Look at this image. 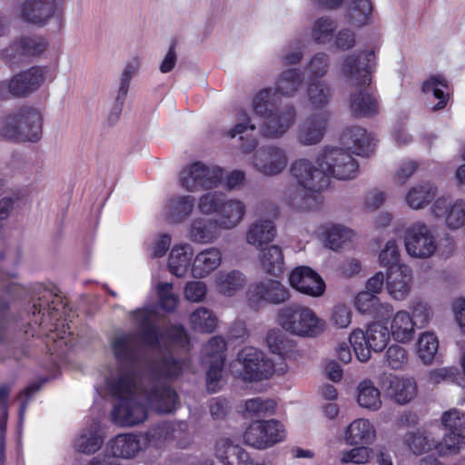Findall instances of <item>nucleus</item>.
Returning a JSON list of instances; mask_svg holds the SVG:
<instances>
[{"label":"nucleus","mask_w":465,"mask_h":465,"mask_svg":"<svg viewBox=\"0 0 465 465\" xmlns=\"http://www.w3.org/2000/svg\"><path fill=\"white\" fill-rule=\"evenodd\" d=\"M223 261V253L216 247H209L199 252L193 260L191 273L196 279L209 276L220 267Z\"/></svg>","instance_id":"26"},{"label":"nucleus","mask_w":465,"mask_h":465,"mask_svg":"<svg viewBox=\"0 0 465 465\" xmlns=\"http://www.w3.org/2000/svg\"><path fill=\"white\" fill-rule=\"evenodd\" d=\"M413 273L411 268L401 263L387 270L385 288L388 295L394 301H405L411 292Z\"/></svg>","instance_id":"16"},{"label":"nucleus","mask_w":465,"mask_h":465,"mask_svg":"<svg viewBox=\"0 0 465 465\" xmlns=\"http://www.w3.org/2000/svg\"><path fill=\"white\" fill-rule=\"evenodd\" d=\"M401 252L398 242L395 239L388 240L382 249L381 250L378 261L383 267H387L390 270L392 267H396L401 264L400 262Z\"/></svg>","instance_id":"55"},{"label":"nucleus","mask_w":465,"mask_h":465,"mask_svg":"<svg viewBox=\"0 0 465 465\" xmlns=\"http://www.w3.org/2000/svg\"><path fill=\"white\" fill-rule=\"evenodd\" d=\"M279 96L272 88H262L251 100L252 113L261 120L278 110Z\"/></svg>","instance_id":"38"},{"label":"nucleus","mask_w":465,"mask_h":465,"mask_svg":"<svg viewBox=\"0 0 465 465\" xmlns=\"http://www.w3.org/2000/svg\"><path fill=\"white\" fill-rule=\"evenodd\" d=\"M257 261L262 271L272 276H280L285 270L283 251L276 244L260 249Z\"/></svg>","instance_id":"30"},{"label":"nucleus","mask_w":465,"mask_h":465,"mask_svg":"<svg viewBox=\"0 0 465 465\" xmlns=\"http://www.w3.org/2000/svg\"><path fill=\"white\" fill-rule=\"evenodd\" d=\"M223 229L215 218H194L188 228V238L195 243L209 244L219 239Z\"/></svg>","instance_id":"23"},{"label":"nucleus","mask_w":465,"mask_h":465,"mask_svg":"<svg viewBox=\"0 0 465 465\" xmlns=\"http://www.w3.org/2000/svg\"><path fill=\"white\" fill-rule=\"evenodd\" d=\"M224 197L222 193L216 191L204 193L198 198L197 211L203 215H218Z\"/></svg>","instance_id":"52"},{"label":"nucleus","mask_w":465,"mask_h":465,"mask_svg":"<svg viewBox=\"0 0 465 465\" xmlns=\"http://www.w3.org/2000/svg\"><path fill=\"white\" fill-rule=\"evenodd\" d=\"M245 276L239 271L220 272L213 279V286L222 295L234 296L245 285Z\"/></svg>","instance_id":"39"},{"label":"nucleus","mask_w":465,"mask_h":465,"mask_svg":"<svg viewBox=\"0 0 465 465\" xmlns=\"http://www.w3.org/2000/svg\"><path fill=\"white\" fill-rule=\"evenodd\" d=\"M385 361L391 369H401L408 362V354L400 345H391L386 351Z\"/></svg>","instance_id":"63"},{"label":"nucleus","mask_w":465,"mask_h":465,"mask_svg":"<svg viewBox=\"0 0 465 465\" xmlns=\"http://www.w3.org/2000/svg\"><path fill=\"white\" fill-rule=\"evenodd\" d=\"M404 246L411 257L427 259L435 253L438 245L431 229L422 222H416L405 231Z\"/></svg>","instance_id":"10"},{"label":"nucleus","mask_w":465,"mask_h":465,"mask_svg":"<svg viewBox=\"0 0 465 465\" xmlns=\"http://www.w3.org/2000/svg\"><path fill=\"white\" fill-rule=\"evenodd\" d=\"M281 327L301 337H317L326 330V322L310 307L292 303L281 308L277 314Z\"/></svg>","instance_id":"3"},{"label":"nucleus","mask_w":465,"mask_h":465,"mask_svg":"<svg viewBox=\"0 0 465 465\" xmlns=\"http://www.w3.org/2000/svg\"><path fill=\"white\" fill-rule=\"evenodd\" d=\"M357 402L360 407L376 411L382 404L381 391L370 380H364L357 387Z\"/></svg>","instance_id":"44"},{"label":"nucleus","mask_w":465,"mask_h":465,"mask_svg":"<svg viewBox=\"0 0 465 465\" xmlns=\"http://www.w3.org/2000/svg\"><path fill=\"white\" fill-rule=\"evenodd\" d=\"M247 298L252 307L262 303L281 304L290 300L291 292L280 281L267 279L253 283L248 290Z\"/></svg>","instance_id":"14"},{"label":"nucleus","mask_w":465,"mask_h":465,"mask_svg":"<svg viewBox=\"0 0 465 465\" xmlns=\"http://www.w3.org/2000/svg\"><path fill=\"white\" fill-rule=\"evenodd\" d=\"M410 310L415 326L420 328L426 327L433 318L431 306L421 299L413 300L410 304Z\"/></svg>","instance_id":"54"},{"label":"nucleus","mask_w":465,"mask_h":465,"mask_svg":"<svg viewBox=\"0 0 465 465\" xmlns=\"http://www.w3.org/2000/svg\"><path fill=\"white\" fill-rule=\"evenodd\" d=\"M193 250L189 243L177 244L173 247L169 255L168 268L176 277H183L192 268Z\"/></svg>","instance_id":"37"},{"label":"nucleus","mask_w":465,"mask_h":465,"mask_svg":"<svg viewBox=\"0 0 465 465\" xmlns=\"http://www.w3.org/2000/svg\"><path fill=\"white\" fill-rule=\"evenodd\" d=\"M119 401L114 407L111 418L121 427H133L146 420L149 410L171 412L177 404V395L165 385H155L150 391L134 375H124L112 388Z\"/></svg>","instance_id":"1"},{"label":"nucleus","mask_w":465,"mask_h":465,"mask_svg":"<svg viewBox=\"0 0 465 465\" xmlns=\"http://www.w3.org/2000/svg\"><path fill=\"white\" fill-rule=\"evenodd\" d=\"M390 331L386 325L374 322L368 325L365 331L355 329L349 341L360 361L365 362L371 358V351H381L388 345Z\"/></svg>","instance_id":"7"},{"label":"nucleus","mask_w":465,"mask_h":465,"mask_svg":"<svg viewBox=\"0 0 465 465\" xmlns=\"http://www.w3.org/2000/svg\"><path fill=\"white\" fill-rule=\"evenodd\" d=\"M266 343L270 351L280 356L283 355L288 346V341L279 329H272L266 335Z\"/></svg>","instance_id":"62"},{"label":"nucleus","mask_w":465,"mask_h":465,"mask_svg":"<svg viewBox=\"0 0 465 465\" xmlns=\"http://www.w3.org/2000/svg\"><path fill=\"white\" fill-rule=\"evenodd\" d=\"M341 142L351 153L368 155L372 150V137L361 126H351L341 134Z\"/></svg>","instance_id":"31"},{"label":"nucleus","mask_w":465,"mask_h":465,"mask_svg":"<svg viewBox=\"0 0 465 465\" xmlns=\"http://www.w3.org/2000/svg\"><path fill=\"white\" fill-rule=\"evenodd\" d=\"M302 83V75L299 70H288L282 74L273 91L277 92L278 96L279 94L292 96L298 91Z\"/></svg>","instance_id":"51"},{"label":"nucleus","mask_w":465,"mask_h":465,"mask_svg":"<svg viewBox=\"0 0 465 465\" xmlns=\"http://www.w3.org/2000/svg\"><path fill=\"white\" fill-rule=\"evenodd\" d=\"M131 318L139 328V333H119L112 341L116 357L123 360L134 358L135 351L143 345H153L158 341L157 331L152 324L153 311L137 309L131 312Z\"/></svg>","instance_id":"2"},{"label":"nucleus","mask_w":465,"mask_h":465,"mask_svg":"<svg viewBox=\"0 0 465 465\" xmlns=\"http://www.w3.org/2000/svg\"><path fill=\"white\" fill-rule=\"evenodd\" d=\"M465 446V434L460 432H447L442 440H436V450L440 455L457 453Z\"/></svg>","instance_id":"53"},{"label":"nucleus","mask_w":465,"mask_h":465,"mask_svg":"<svg viewBox=\"0 0 465 465\" xmlns=\"http://www.w3.org/2000/svg\"><path fill=\"white\" fill-rule=\"evenodd\" d=\"M104 440V432L99 421H94L89 427L84 429L74 440L76 451L91 455L98 451Z\"/></svg>","instance_id":"27"},{"label":"nucleus","mask_w":465,"mask_h":465,"mask_svg":"<svg viewBox=\"0 0 465 465\" xmlns=\"http://www.w3.org/2000/svg\"><path fill=\"white\" fill-rule=\"evenodd\" d=\"M352 318L351 308L342 303L334 305L330 312L331 323L340 329L347 328Z\"/></svg>","instance_id":"60"},{"label":"nucleus","mask_w":465,"mask_h":465,"mask_svg":"<svg viewBox=\"0 0 465 465\" xmlns=\"http://www.w3.org/2000/svg\"><path fill=\"white\" fill-rule=\"evenodd\" d=\"M289 156L285 149L269 145L258 149L250 159V165L262 176L281 174L288 166Z\"/></svg>","instance_id":"12"},{"label":"nucleus","mask_w":465,"mask_h":465,"mask_svg":"<svg viewBox=\"0 0 465 465\" xmlns=\"http://www.w3.org/2000/svg\"><path fill=\"white\" fill-rule=\"evenodd\" d=\"M284 437L283 425L275 420H271L252 423L243 434V440L249 446L264 450L282 441Z\"/></svg>","instance_id":"13"},{"label":"nucleus","mask_w":465,"mask_h":465,"mask_svg":"<svg viewBox=\"0 0 465 465\" xmlns=\"http://www.w3.org/2000/svg\"><path fill=\"white\" fill-rule=\"evenodd\" d=\"M337 24L330 17L322 16L316 19L311 28L310 36L316 44H326L332 39Z\"/></svg>","instance_id":"49"},{"label":"nucleus","mask_w":465,"mask_h":465,"mask_svg":"<svg viewBox=\"0 0 465 465\" xmlns=\"http://www.w3.org/2000/svg\"><path fill=\"white\" fill-rule=\"evenodd\" d=\"M231 371L244 381H260L270 378L274 372V363L264 353L253 347L241 350L237 359L231 363Z\"/></svg>","instance_id":"6"},{"label":"nucleus","mask_w":465,"mask_h":465,"mask_svg":"<svg viewBox=\"0 0 465 465\" xmlns=\"http://www.w3.org/2000/svg\"><path fill=\"white\" fill-rule=\"evenodd\" d=\"M404 442L415 454L436 450V438L431 432H409L404 436Z\"/></svg>","instance_id":"47"},{"label":"nucleus","mask_w":465,"mask_h":465,"mask_svg":"<svg viewBox=\"0 0 465 465\" xmlns=\"http://www.w3.org/2000/svg\"><path fill=\"white\" fill-rule=\"evenodd\" d=\"M218 218H215L225 231L237 227L246 213L245 203L236 198H226L223 202Z\"/></svg>","instance_id":"32"},{"label":"nucleus","mask_w":465,"mask_h":465,"mask_svg":"<svg viewBox=\"0 0 465 465\" xmlns=\"http://www.w3.org/2000/svg\"><path fill=\"white\" fill-rule=\"evenodd\" d=\"M225 349L226 342L220 336L211 338L203 348V362L209 365L207 370V388L212 392L219 390L225 360Z\"/></svg>","instance_id":"15"},{"label":"nucleus","mask_w":465,"mask_h":465,"mask_svg":"<svg viewBox=\"0 0 465 465\" xmlns=\"http://www.w3.org/2000/svg\"><path fill=\"white\" fill-rule=\"evenodd\" d=\"M46 45L40 37L24 36L14 41L4 51V55L11 62H20L25 57L38 55L45 50Z\"/></svg>","instance_id":"24"},{"label":"nucleus","mask_w":465,"mask_h":465,"mask_svg":"<svg viewBox=\"0 0 465 465\" xmlns=\"http://www.w3.org/2000/svg\"><path fill=\"white\" fill-rule=\"evenodd\" d=\"M447 88L446 80L440 75H434L427 79L422 84V91L426 94H432L435 99H438V104L433 106V110L443 109L448 101V95L445 94L444 89Z\"/></svg>","instance_id":"50"},{"label":"nucleus","mask_w":465,"mask_h":465,"mask_svg":"<svg viewBox=\"0 0 465 465\" xmlns=\"http://www.w3.org/2000/svg\"><path fill=\"white\" fill-rule=\"evenodd\" d=\"M43 120L39 111L27 107L8 114L1 124L2 135L24 141H38L42 134Z\"/></svg>","instance_id":"4"},{"label":"nucleus","mask_w":465,"mask_h":465,"mask_svg":"<svg viewBox=\"0 0 465 465\" xmlns=\"http://www.w3.org/2000/svg\"><path fill=\"white\" fill-rule=\"evenodd\" d=\"M329 114L325 110L304 119L297 132L298 143L304 146L319 143L325 134Z\"/></svg>","instance_id":"20"},{"label":"nucleus","mask_w":465,"mask_h":465,"mask_svg":"<svg viewBox=\"0 0 465 465\" xmlns=\"http://www.w3.org/2000/svg\"><path fill=\"white\" fill-rule=\"evenodd\" d=\"M190 322L193 330L210 333L215 330L218 319L212 310L199 307L191 313Z\"/></svg>","instance_id":"48"},{"label":"nucleus","mask_w":465,"mask_h":465,"mask_svg":"<svg viewBox=\"0 0 465 465\" xmlns=\"http://www.w3.org/2000/svg\"><path fill=\"white\" fill-rule=\"evenodd\" d=\"M441 423L450 432L465 434V415L457 409H450L441 416Z\"/></svg>","instance_id":"57"},{"label":"nucleus","mask_w":465,"mask_h":465,"mask_svg":"<svg viewBox=\"0 0 465 465\" xmlns=\"http://www.w3.org/2000/svg\"><path fill=\"white\" fill-rule=\"evenodd\" d=\"M194 206V197L176 194L167 200L164 215L172 223H182L192 214Z\"/></svg>","instance_id":"36"},{"label":"nucleus","mask_w":465,"mask_h":465,"mask_svg":"<svg viewBox=\"0 0 465 465\" xmlns=\"http://www.w3.org/2000/svg\"><path fill=\"white\" fill-rule=\"evenodd\" d=\"M414 320L406 310L396 312L390 322V334L392 339L400 343L411 341L415 335Z\"/></svg>","instance_id":"33"},{"label":"nucleus","mask_w":465,"mask_h":465,"mask_svg":"<svg viewBox=\"0 0 465 465\" xmlns=\"http://www.w3.org/2000/svg\"><path fill=\"white\" fill-rule=\"evenodd\" d=\"M276 237V227L272 221L268 219H258L249 225L245 241L248 244L260 250L269 246Z\"/></svg>","instance_id":"28"},{"label":"nucleus","mask_w":465,"mask_h":465,"mask_svg":"<svg viewBox=\"0 0 465 465\" xmlns=\"http://www.w3.org/2000/svg\"><path fill=\"white\" fill-rule=\"evenodd\" d=\"M436 196V188L430 183L411 187L406 193L407 205L413 210H420L429 205Z\"/></svg>","instance_id":"42"},{"label":"nucleus","mask_w":465,"mask_h":465,"mask_svg":"<svg viewBox=\"0 0 465 465\" xmlns=\"http://www.w3.org/2000/svg\"><path fill=\"white\" fill-rule=\"evenodd\" d=\"M329 70V55L325 53L315 54L308 63L306 71L310 80H322Z\"/></svg>","instance_id":"56"},{"label":"nucleus","mask_w":465,"mask_h":465,"mask_svg":"<svg viewBox=\"0 0 465 465\" xmlns=\"http://www.w3.org/2000/svg\"><path fill=\"white\" fill-rule=\"evenodd\" d=\"M173 283L169 282H160L157 285L160 304L166 312H173L179 302V297L173 292Z\"/></svg>","instance_id":"58"},{"label":"nucleus","mask_w":465,"mask_h":465,"mask_svg":"<svg viewBox=\"0 0 465 465\" xmlns=\"http://www.w3.org/2000/svg\"><path fill=\"white\" fill-rule=\"evenodd\" d=\"M275 402L262 398H252L245 402V411L252 416H265L273 412Z\"/></svg>","instance_id":"59"},{"label":"nucleus","mask_w":465,"mask_h":465,"mask_svg":"<svg viewBox=\"0 0 465 465\" xmlns=\"http://www.w3.org/2000/svg\"><path fill=\"white\" fill-rule=\"evenodd\" d=\"M289 283L297 292L313 298L323 295L325 282L322 276L309 266H298L289 274Z\"/></svg>","instance_id":"17"},{"label":"nucleus","mask_w":465,"mask_h":465,"mask_svg":"<svg viewBox=\"0 0 465 465\" xmlns=\"http://www.w3.org/2000/svg\"><path fill=\"white\" fill-rule=\"evenodd\" d=\"M296 111L292 106H287L269 114L262 120L259 128L260 134L266 138H280L294 124Z\"/></svg>","instance_id":"19"},{"label":"nucleus","mask_w":465,"mask_h":465,"mask_svg":"<svg viewBox=\"0 0 465 465\" xmlns=\"http://www.w3.org/2000/svg\"><path fill=\"white\" fill-rule=\"evenodd\" d=\"M290 174L297 189L303 193L304 196L320 193L329 184L323 169L307 158L293 161L290 167Z\"/></svg>","instance_id":"9"},{"label":"nucleus","mask_w":465,"mask_h":465,"mask_svg":"<svg viewBox=\"0 0 465 465\" xmlns=\"http://www.w3.org/2000/svg\"><path fill=\"white\" fill-rule=\"evenodd\" d=\"M439 350V339L433 331L421 332L416 341V353L426 365L433 363Z\"/></svg>","instance_id":"45"},{"label":"nucleus","mask_w":465,"mask_h":465,"mask_svg":"<svg viewBox=\"0 0 465 465\" xmlns=\"http://www.w3.org/2000/svg\"><path fill=\"white\" fill-rule=\"evenodd\" d=\"M143 450L138 435L134 433L118 434L106 444L109 455L123 460H133Z\"/></svg>","instance_id":"22"},{"label":"nucleus","mask_w":465,"mask_h":465,"mask_svg":"<svg viewBox=\"0 0 465 465\" xmlns=\"http://www.w3.org/2000/svg\"><path fill=\"white\" fill-rule=\"evenodd\" d=\"M320 235L324 245L333 251L351 247L357 236L352 229L337 223L322 226Z\"/></svg>","instance_id":"21"},{"label":"nucleus","mask_w":465,"mask_h":465,"mask_svg":"<svg viewBox=\"0 0 465 465\" xmlns=\"http://www.w3.org/2000/svg\"><path fill=\"white\" fill-rule=\"evenodd\" d=\"M387 392L391 398L400 404L410 402L417 394V385L412 379L392 377Z\"/></svg>","instance_id":"41"},{"label":"nucleus","mask_w":465,"mask_h":465,"mask_svg":"<svg viewBox=\"0 0 465 465\" xmlns=\"http://www.w3.org/2000/svg\"><path fill=\"white\" fill-rule=\"evenodd\" d=\"M307 98L312 107L323 108L331 98V87L324 80H310L307 86Z\"/></svg>","instance_id":"46"},{"label":"nucleus","mask_w":465,"mask_h":465,"mask_svg":"<svg viewBox=\"0 0 465 465\" xmlns=\"http://www.w3.org/2000/svg\"><path fill=\"white\" fill-rule=\"evenodd\" d=\"M374 58V52L371 50L347 54L341 61L340 74L351 85L368 84Z\"/></svg>","instance_id":"11"},{"label":"nucleus","mask_w":465,"mask_h":465,"mask_svg":"<svg viewBox=\"0 0 465 465\" xmlns=\"http://www.w3.org/2000/svg\"><path fill=\"white\" fill-rule=\"evenodd\" d=\"M348 104L350 112L355 117H371L380 111L378 100L366 87L351 94Z\"/></svg>","instance_id":"29"},{"label":"nucleus","mask_w":465,"mask_h":465,"mask_svg":"<svg viewBox=\"0 0 465 465\" xmlns=\"http://www.w3.org/2000/svg\"><path fill=\"white\" fill-rule=\"evenodd\" d=\"M375 438V428L369 420L363 418L351 421L344 431V440L349 445L371 444Z\"/></svg>","instance_id":"34"},{"label":"nucleus","mask_w":465,"mask_h":465,"mask_svg":"<svg viewBox=\"0 0 465 465\" xmlns=\"http://www.w3.org/2000/svg\"><path fill=\"white\" fill-rule=\"evenodd\" d=\"M45 68L33 66L15 74L9 82L2 83L0 89H7L14 96H25L37 90L45 82Z\"/></svg>","instance_id":"18"},{"label":"nucleus","mask_w":465,"mask_h":465,"mask_svg":"<svg viewBox=\"0 0 465 465\" xmlns=\"http://www.w3.org/2000/svg\"><path fill=\"white\" fill-rule=\"evenodd\" d=\"M183 294L191 302H201L207 294V285L201 281H190L184 285Z\"/></svg>","instance_id":"64"},{"label":"nucleus","mask_w":465,"mask_h":465,"mask_svg":"<svg viewBox=\"0 0 465 465\" xmlns=\"http://www.w3.org/2000/svg\"><path fill=\"white\" fill-rule=\"evenodd\" d=\"M223 175V170L218 166L195 162L180 172L179 184L190 193L211 190L221 184Z\"/></svg>","instance_id":"8"},{"label":"nucleus","mask_w":465,"mask_h":465,"mask_svg":"<svg viewBox=\"0 0 465 465\" xmlns=\"http://www.w3.org/2000/svg\"><path fill=\"white\" fill-rule=\"evenodd\" d=\"M436 216H445L447 225L451 229H458L465 225V201L457 200L447 204L445 199H438L433 207Z\"/></svg>","instance_id":"35"},{"label":"nucleus","mask_w":465,"mask_h":465,"mask_svg":"<svg viewBox=\"0 0 465 465\" xmlns=\"http://www.w3.org/2000/svg\"><path fill=\"white\" fill-rule=\"evenodd\" d=\"M355 307L361 313H371L376 318L383 317L392 312V305L380 302L376 295L370 292H361L355 298Z\"/></svg>","instance_id":"40"},{"label":"nucleus","mask_w":465,"mask_h":465,"mask_svg":"<svg viewBox=\"0 0 465 465\" xmlns=\"http://www.w3.org/2000/svg\"><path fill=\"white\" fill-rule=\"evenodd\" d=\"M55 10V0H24L20 16L26 22L44 25Z\"/></svg>","instance_id":"25"},{"label":"nucleus","mask_w":465,"mask_h":465,"mask_svg":"<svg viewBox=\"0 0 465 465\" xmlns=\"http://www.w3.org/2000/svg\"><path fill=\"white\" fill-rule=\"evenodd\" d=\"M316 163L323 169L327 180L354 179L359 172L356 160L345 149L326 145L317 153Z\"/></svg>","instance_id":"5"},{"label":"nucleus","mask_w":465,"mask_h":465,"mask_svg":"<svg viewBox=\"0 0 465 465\" xmlns=\"http://www.w3.org/2000/svg\"><path fill=\"white\" fill-rule=\"evenodd\" d=\"M257 125L253 119L243 110H239L236 113V124L232 128L226 132V135L234 138L238 134H242L247 131L256 130Z\"/></svg>","instance_id":"61"},{"label":"nucleus","mask_w":465,"mask_h":465,"mask_svg":"<svg viewBox=\"0 0 465 465\" xmlns=\"http://www.w3.org/2000/svg\"><path fill=\"white\" fill-rule=\"evenodd\" d=\"M372 4L371 0H351L348 9V22L354 27H362L372 23Z\"/></svg>","instance_id":"43"}]
</instances>
